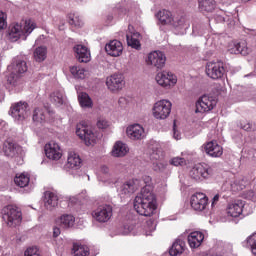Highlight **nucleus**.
<instances>
[{
    "instance_id": "1",
    "label": "nucleus",
    "mask_w": 256,
    "mask_h": 256,
    "mask_svg": "<svg viewBox=\"0 0 256 256\" xmlns=\"http://www.w3.org/2000/svg\"><path fill=\"white\" fill-rule=\"evenodd\" d=\"M143 181L146 184L139 194L134 199V209L139 215L144 217H151L157 209V198L153 193V186H151V177L144 176Z\"/></svg>"
},
{
    "instance_id": "2",
    "label": "nucleus",
    "mask_w": 256,
    "mask_h": 256,
    "mask_svg": "<svg viewBox=\"0 0 256 256\" xmlns=\"http://www.w3.org/2000/svg\"><path fill=\"white\" fill-rule=\"evenodd\" d=\"M35 29V22L32 20H25L23 22L11 24L8 29V39L12 41V43H15V41H19L21 37L23 39H27V36L30 35V33H33V30Z\"/></svg>"
},
{
    "instance_id": "3",
    "label": "nucleus",
    "mask_w": 256,
    "mask_h": 256,
    "mask_svg": "<svg viewBox=\"0 0 256 256\" xmlns=\"http://www.w3.org/2000/svg\"><path fill=\"white\" fill-rule=\"evenodd\" d=\"M2 219L8 227H19L23 221V214L17 206L8 205L2 209Z\"/></svg>"
},
{
    "instance_id": "4",
    "label": "nucleus",
    "mask_w": 256,
    "mask_h": 256,
    "mask_svg": "<svg viewBox=\"0 0 256 256\" xmlns=\"http://www.w3.org/2000/svg\"><path fill=\"white\" fill-rule=\"evenodd\" d=\"M173 104L167 99L159 100L152 107V115L158 121H164L171 115Z\"/></svg>"
},
{
    "instance_id": "5",
    "label": "nucleus",
    "mask_w": 256,
    "mask_h": 256,
    "mask_svg": "<svg viewBox=\"0 0 256 256\" xmlns=\"http://www.w3.org/2000/svg\"><path fill=\"white\" fill-rule=\"evenodd\" d=\"M27 62L25 60H16L8 67V70L11 71L8 76V82L10 85H17V81L19 77L23 75V73H27Z\"/></svg>"
},
{
    "instance_id": "6",
    "label": "nucleus",
    "mask_w": 256,
    "mask_h": 256,
    "mask_svg": "<svg viewBox=\"0 0 256 256\" xmlns=\"http://www.w3.org/2000/svg\"><path fill=\"white\" fill-rule=\"evenodd\" d=\"M213 173H215V170L213 167L209 166V164H196L190 170V177L194 179V181H203V179L213 177Z\"/></svg>"
},
{
    "instance_id": "7",
    "label": "nucleus",
    "mask_w": 256,
    "mask_h": 256,
    "mask_svg": "<svg viewBox=\"0 0 256 256\" xmlns=\"http://www.w3.org/2000/svg\"><path fill=\"white\" fill-rule=\"evenodd\" d=\"M10 115L15 121H25L29 117V104L23 101L14 103L10 108Z\"/></svg>"
},
{
    "instance_id": "8",
    "label": "nucleus",
    "mask_w": 256,
    "mask_h": 256,
    "mask_svg": "<svg viewBox=\"0 0 256 256\" xmlns=\"http://www.w3.org/2000/svg\"><path fill=\"white\" fill-rule=\"evenodd\" d=\"M217 107V99L213 96L203 95L196 102L195 113H209Z\"/></svg>"
},
{
    "instance_id": "9",
    "label": "nucleus",
    "mask_w": 256,
    "mask_h": 256,
    "mask_svg": "<svg viewBox=\"0 0 256 256\" xmlns=\"http://www.w3.org/2000/svg\"><path fill=\"white\" fill-rule=\"evenodd\" d=\"M92 217L98 223H107L113 217V207L111 205H100L93 212Z\"/></svg>"
},
{
    "instance_id": "10",
    "label": "nucleus",
    "mask_w": 256,
    "mask_h": 256,
    "mask_svg": "<svg viewBox=\"0 0 256 256\" xmlns=\"http://www.w3.org/2000/svg\"><path fill=\"white\" fill-rule=\"evenodd\" d=\"M155 79L158 85L164 89H171V87L177 85V76L168 71L159 72Z\"/></svg>"
},
{
    "instance_id": "11",
    "label": "nucleus",
    "mask_w": 256,
    "mask_h": 256,
    "mask_svg": "<svg viewBox=\"0 0 256 256\" xmlns=\"http://www.w3.org/2000/svg\"><path fill=\"white\" fill-rule=\"evenodd\" d=\"M206 75H208L210 79H221V77L225 75V67L223 66V62L221 61L207 62Z\"/></svg>"
},
{
    "instance_id": "12",
    "label": "nucleus",
    "mask_w": 256,
    "mask_h": 256,
    "mask_svg": "<svg viewBox=\"0 0 256 256\" xmlns=\"http://www.w3.org/2000/svg\"><path fill=\"white\" fill-rule=\"evenodd\" d=\"M76 135L84 141L85 145H95L97 143V136L87 126L78 125L76 128Z\"/></svg>"
},
{
    "instance_id": "13",
    "label": "nucleus",
    "mask_w": 256,
    "mask_h": 256,
    "mask_svg": "<svg viewBox=\"0 0 256 256\" xmlns=\"http://www.w3.org/2000/svg\"><path fill=\"white\" fill-rule=\"evenodd\" d=\"M140 187V182L137 179H130L125 181L119 188L118 193L121 197H130Z\"/></svg>"
},
{
    "instance_id": "14",
    "label": "nucleus",
    "mask_w": 256,
    "mask_h": 256,
    "mask_svg": "<svg viewBox=\"0 0 256 256\" xmlns=\"http://www.w3.org/2000/svg\"><path fill=\"white\" fill-rule=\"evenodd\" d=\"M167 61V57L161 51H154L148 55L146 59L147 65H151L152 67H156V69H163L165 67V62Z\"/></svg>"
},
{
    "instance_id": "15",
    "label": "nucleus",
    "mask_w": 256,
    "mask_h": 256,
    "mask_svg": "<svg viewBox=\"0 0 256 256\" xmlns=\"http://www.w3.org/2000/svg\"><path fill=\"white\" fill-rule=\"evenodd\" d=\"M126 135L131 139L132 141H141L147 137V134L145 133V128L141 126L140 124H133L127 127L126 129Z\"/></svg>"
},
{
    "instance_id": "16",
    "label": "nucleus",
    "mask_w": 256,
    "mask_h": 256,
    "mask_svg": "<svg viewBox=\"0 0 256 256\" xmlns=\"http://www.w3.org/2000/svg\"><path fill=\"white\" fill-rule=\"evenodd\" d=\"M44 151L46 157L52 161H59V159L63 156L61 146H59V144L54 141L47 143L45 145Z\"/></svg>"
},
{
    "instance_id": "17",
    "label": "nucleus",
    "mask_w": 256,
    "mask_h": 256,
    "mask_svg": "<svg viewBox=\"0 0 256 256\" xmlns=\"http://www.w3.org/2000/svg\"><path fill=\"white\" fill-rule=\"evenodd\" d=\"M207 196L204 193H196L191 197V207L194 211H205L208 205Z\"/></svg>"
},
{
    "instance_id": "18",
    "label": "nucleus",
    "mask_w": 256,
    "mask_h": 256,
    "mask_svg": "<svg viewBox=\"0 0 256 256\" xmlns=\"http://www.w3.org/2000/svg\"><path fill=\"white\" fill-rule=\"evenodd\" d=\"M106 85L110 91H121L125 87V80L121 74H113L106 80Z\"/></svg>"
},
{
    "instance_id": "19",
    "label": "nucleus",
    "mask_w": 256,
    "mask_h": 256,
    "mask_svg": "<svg viewBox=\"0 0 256 256\" xmlns=\"http://www.w3.org/2000/svg\"><path fill=\"white\" fill-rule=\"evenodd\" d=\"M105 51L110 57H121L123 55V43L119 40H111L106 44Z\"/></svg>"
},
{
    "instance_id": "20",
    "label": "nucleus",
    "mask_w": 256,
    "mask_h": 256,
    "mask_svg": "<svg viewBox=\"0 0 256 256\" xmlns=\"http://www.w3.org/2000/svg\"><path fill=\"white\" fill-rule=\"evenodd\" d=\"M74 53H76V59L79 63H89L91 61V52L89 49L81 44L74 46Z\"/></svg>"
},
{
    "instance_id": "21",
    "label": "nucleus",
    "mask_w": 256,
    "mask_h": 256,
    "mask_svg": "<svg viewBox=\"0 0 256 256\" xmlns=\"http://www.w3.org/2000/svg\"><path fill=\"white\" fill-rule=\"evenodd\" d=\"M204 151L210 157H221L223 155V147L213 140L204 145Z\"/></svg>"
},
{
    "instance_id": "22",
    "label": "nucleus",
    "mask_w": 256,
    "mask_h": 256,
    "mask_svg": "<svg viewBox=\"0 0 256 256\" xmlns=\"http://www.w3.org/2000/svg\"><path fill=\"white\" fill-rule=\"evenodd\" d=\"M243 207H245V203L242 200H237L227 207V214L230 217H240L243 214Z\"/></svg>"
},
{
    "instance_id": "23",
    "label": "nucleus",
    "mask_w": 256,
    "mask_h": 256,
    "mask_svg": "<svg viewBox=\"0 0 256 256\" xmlns=\"http://www.w3.org/2000/svg\"><path fill=\"white\" fill-rule=\"evenodd\" d=\"M72 255H74V256H96V255H99V249H96L95 252L93 253V252H91V250H89V247L74 243L73 247H72Z\"/></svg>"
},
{
    "instance_id": "24",
    "label": "nucleus",
    "mask_w": 256,
    "mask_h": 256,
    "mask_svg": "<svg viewBox=\"0 0 256 256\" xmlns=\"http://www.w3.org/2000/svg\"><path fill=\"white\" fill-rule=\"evenodd\" d=\"M229 52L232 55H249V47H247V42H234L233 45L230 46Z\"/></svg>"
},
{
    "instance_id": "25",
    "label": "nucleus",
    "mask_w": 256,
    "mask_h": 256,
    "mask_svg": "<svg viewBox=\"0 0 256 256\" xmlns=\"http://www.w3.org/2000/svg\"><path fill=\"white\" fill-rule=\"evenodd\" d=\"M59 203V198L55 195V193L51 191H46L44 193V205L48 211H53L55 207H57Z\"/></svg>"
},
{
    "instance_id": "26",
    "label": "nucleus",
    "mask_w": 256,
    "mask_h": 256,
    "mask_svg": "<svg viewBox=\"0 0 256 256\" xmlns=\"http://www.w3.org/2000/svg\"><path fill=\"white\" fill-rule=\"evenodd\" d=\"M203 239H205V235L202 232H192L188 236V243L192 249H197V247H201Z\"/></svg>"
},
{
    "instance_id": "27",
    "label": "nucleus",
    "mask_w": 256,
    "mask_h": 256,
    "mask_svg": "<svg viewBox=\"0 0 256 256\" xmlns=\"http://www.w3.org/2000/svg\"><path fill=\"white\" fill-rule=\"evenodd\" d=\"M127 153H129V146L121 141H117L111 151L112 157H125Z\"/></svg>"
},
{
    "instance_id": "28",
    "label": "nucleus",
    "mask_w": 256,
    "mask_h": 256,
    "mask_svg": "<svg viewBox=\"0 0 256 256\" xmlns=\"http://www.w3.org/2000/svg\"><path fill=\"white\" fill-rule=\"evenodd\" d=\"M100 181L103 183H107V185H115L117 183V178L113 177V174H111L109 167L102 166L100 168Z\"/></svg>"
},
{
    "instance_id": "29",
    "label": "nucleus",
    "mask_w": 256,
    "mask_h": 256,
    "mask_svg": "<svg viewBox=\"0 0 256 256\" xmlns=\"http://www.w3.org/2000/svg\"><path fill=\"white\" fill-rule=\"evenodd\" d=\"M81 157L73 151L68 153V159L66 167L68 169H81Z\"/></svg>"
},
{
    "instance_id": "30",
    "label": "nucleus",
    "mask_w": 256,
    "mask_h": 256,
    "mask_svg": "<svg viewBox=\"0 0 256 256\" xmlns=\"http://www.w3.org/2000/svg\"><path fill=\"white\" fill-rule=\"evenodd\" d=\"M215 7V0H198V10L200 13H213Z\"/></svg>"
},
{
    "instance_id": "31",
    "label": "nucleus",
    "mask_w": 256,
    "mask_h": 256,
    "mask_svg": "<svg viewBox=\"0 0 256 256\" xmlns=\"http://www.w3.org/2000/svg\"><path fill=\"white\" fill-rule=\"evenodd\" d=\"M156 17L161 25H171V23H173V14L169 10H160L156 14Z\"/></svg>"
},
{
    "instance_id": "32",
    "label": "nucleus",
    "mask_w": 256,
    "mask_h": 256,
    "mask_svg": "<svg viewBox=\"0 0 256 256\" xmlns=\"http://www.w3.org/2000/svg\"><path fill=\"white\" fill-rule=\"evenodd\" d=\"M3 151L6 157H15L19 151V146L11 141H5Z\"/></svg>"
},
{
    "instance_id": "33",
    "label": "nucleus",
    "mask_w": 256,
    "mask_h": 256,
    "mask_svg": "<svg viewBox=\"0 0 256 256\" xmlns=\"http://www.w3.org/2000/svg\"><path fill=\"white\" fill-rule=\"evenodd\" d=\"M78 101L83 109H93V100L91 99L89 94L81 92L78 95Z\"/></svg>"
},
{
    "instance_id": "34",
    "label": "nucleus",
    "mask_w": 256,
    "mask_h": 256,
    "mask_svg": "<svg viewBox=\"0 0 256 256\" xmlns=\"http://www.w3.org/2000/svg\"><path fill=\"white\" fill-rule=\"evenodd\" d=\"M185 251V241L183 240H176L172 247L169 250L171 256H177L183 254Z\"/></svg>"
},
{
    "instance_id": "35",
    "label": "nucleus",
    "mask_w": 256,
    "mask_h": 256,
    "mask_svg": "<svg viewBox=\"0 0 256 256\" xmlns=\"http://www.w3.org/2000/svg\"><path fill=\"white\" fill-rule=\"evenodd\" d=\"M31 181V178L29 176V174L27 173H20V174H16L15 178H14V183L15 185H17V187H27V185H29Z\"/></svg>"
},
{
    "instance_id": "36",
    "label": "nucleus",
    "mask_w": 256,
    "mask_h": 256,
    "mask_svg": "<svg viewBox=\"0 0 256 256\" xmlns=\"http://www.w3.org/2000/svg\"><path fill=\"white\" fill-rule=\"evenodd\" d=\"M237 127L243 131H246V133H255L256 131V123L249 120H240L237 123Z\"/></svg>"
},
{
    "instance_id": "37",
    "label": "nucleus",
    "mask_w": 256,
    "mask_h": 256,
    "mask_svg": "<svg viewBox=\"0 0 256 256\" xmlns=\"http://www.w3.org/2000/svg\"><path fill=\"white\" fill-rule=\"evenodd\" d=\"M60 225L64 229H69L75 225V217L71 214H64L60 217Z\"/></svg>"
},
{
    "instance_id": "38",
    "label": "nucleus",
    "mask_w": 256,
    "mask_h": 256,
    "mask_svg": "<svg viewBox=\"0 0 256 256\" xmlns=\"http://www.w3.org/2000/svg\"><path fill=\"white\" fill-rule=\"evenodd\" d=\"M34 59L38 63H43V61L47 59V47L45 46L37 47L34 51Z\"/></svg>"
},
{
    "instance_id": "39",
    "label": "nucleus",
    "mask_w": 256,
    "mask_h": 256,
    "mask_svg": "<svg viewBox=\"0 0 256 256\" xmlns=\"http://www.w3.org/2000/svg\"><path fill=\"white\" fill-rule=\"evenodd\" d=\"M139 33H134L133 35H126V40L129 45V47H132V49H141V42H139Z\"/></svg>"
},
{
    "instance_id": "40",
    "label": "nucleus",
    "mask_w": 256,
    "mask_h": 256,
    "mask_svg": "<svg viewBox=\"0 0 256 256\" xmlns=\"http://www.w3.org/2000/svg\"><path fill=\"white\" fill-rule=\"evenodd\" d=\"M50 99L52 103L57 105V107H61V105L65 103V94L61 91H56L50 95Z\"/></svg>"
},
{
    "instance_id": "41",
    "label": "nucleus",
    "mask_w": 256,
    "mask_h": 256,
    "mask_svg": "<svg viewBox=\"0 0 256 256\" xmlns=\"http://www.w3.org/2000/svg\"><path fill=\"white\" fill-rule=\"evenodd\" d=\"M33 121L36 123H43L47 119V114L44 109L36 108L32 116Z\"/></svg>"
},
{
    "instance_id": "42",
    "label": "nucleus",
    "mask_w": 256,
    "mask_h": 256,
    "mask_svg": "<svg viewBox=\"0 0 256 256\" xmlns=\"http://www.w3.org/2000/svg\"><path fill=\"white\" fill-rule=\"evenodd\" d=\"M70 73L75 77V79H85V68H82L81 66H72L70 67Z\"/></svg>"
},
{
    "instance_id": "43",
    "label": "nucleus",
    "mask_w": 256,
    "mask_h": 256,
    "mask_svg": "<svg viewBox=\"0 0 256 256\" xmlns=\"http://www.w3.org/2000/svg\"><path fill=\"white\" fill-rule=\"evenodd\" d=\"M69 23L70 25H75V27H83V19L77 13H73L69 15Z\"/></svg>"
},
{
    "instance_id": "44",
    "label": "nucleus",
    "mask_w": 256,
    "mask_h": 256,
    "mask_svg": "<svg viewBox=\"0 0 256 256\" xmlns=\"http://www.w3.org/2000/svg\"><path fill=\"white\" fill-rule=\"evenodd\" d=\"M153 170L156 171L157 173H165V171H167V163L154 162Z\"/></svg>"
},
{
    "instance_id": "45",
    "label": "nucleus",
    "mask_w": 256,
    "mask_h": 256,
    "mask_svg": "<svg viewBox=\"0 0 256 256\" xmlns=\"http://www.w3.org/2000/svg\"><path fill=\"white\" fill-rule=\"evenodd\" d=\"M24 256H41V253L39 252V248H37V246H32L25 250Z\"/></svg>"
},
{
    "instance_id": "46",
    "label": "nucleus",
    "mask_w": 256,
    "mask_h": 256,
    "mask_svg": "<svg viewBox=\"0 0 256 256\" xmlns=\"http://www.w3.org/2000/svg\"><path fill=\"white\" fill-rule=\"evenodd\" d=\"M7 29V14L5 12L0 11V30Z\"/></svg>"
},
{
    "instance_id": "47",
    "label": "nucleus",
    "mask_w": 256,
    "mask_h": 256,
    "mask_svg": "<svg viewBox=\"0 0 256 256\" xmlns=\"http://www.w3.org/2000/svg\"><path fill=\"white\" fill-rule=\"evenodd\" d=\"M172 27L181 28L185 25V18L184 17H178L173 18V21L171 23Z\"/></svg>"
},
{
    "instance_id": "48",
    "label": "nucleus",
    "mask_w": 256,
    "mask_h": 256,
    "mask_svg": "<svg viewBox=\"0 0 256 256\" xmlns=\"http://www.w3.org/2000/svg\"><path fill=\"white\" fill-rule=\"evenodd\" d=\"M171 165H174L175 167H179L185 165V158H181V157H175L172 158L170 161Z\"/></svg>"
},
{
    "instance_id": "49",
    "label": "nucleus",
    "mask_w": 256,
    "mask_h": 256,
    "mask_svg": "<svg viewBox=\"0 0 256 256\" xmlns=\"http://www.w3.org/2000/svg\"><path fill=\"white\" fill-rule=\"evenodd\" d=\"M97 127L98 129H107V127H109V121L105 118H99L97 121Z\"/></svg>"
},
{
    "instance_id": "50",
    "label": "nucleus",
    "mask_w": 256,
    "mask_h": 256,
    "mask_svg": "<svg viewBox=\"0 0 256 256\" xmlns=\"http://www.w3.org/2000/svg\"><path fill=\"white\" fill-rule=\"evenodd\" d=\"M135 229V226H133V224H125L123 226V235H129V233H131V231H133Z\"/></svg>"
},
{
    "instance_id": "51",
    "label": "nucleus",
    "mask_w": 256,
    "mask_h": 256,
    "mask_svg": "<svg viewBox=\"0 0 256 256\" xmlns=\"http://www.w3.org/2000/svg\"><path fill=\"white\" fill-rule=\"evenodd\" d=\"M128 103H129V101L125 97H120L118 100V105H119V107H121V109H125V107H127Z\"/></svg>"
},
{
    "instance_id": "52",
    "label": "nucleus",
    "mask_w": 256,
    "mask_h": 256,
    "mask_svg": "<svg viewBox=\"0 0 256 256\" xmlns=\"http://www.w3.org/2000/svg\"><path fill=\"white\" fill-rule=\"evenodd\" d=\"M173 137H174V139H176V141H179V139H181V133H179V131H177V128H175V124H174V128H173Z\"/></svg>"
},
{
    "instance_id": "53",
    "label": "nucleus",
    "mask_w": 256,
    "mask_h": 256,
    "mask_svg": "<svg viewBox=\"0 0 256 256\" xmlns=\"http://www.w3.org/2000/svg\"><path fill=\"white\" fill-rule=\"evenodd\" d=\"M219 194H216L212 199V207L216 205V203L219 201Z\"/></svg>"
},
{
    "instance_id": "54",
    "label": "nucleus",
    "mask_w": 256,
    "mask_h": 256,
    "mask_svg": "<svg viewBox=\"0 0 256 256\" xmlns=\"http://www.w3.org/2000/svg\"><path fill=\"white\" fill-rule=\"evenodd\" d=\"M61 235V230L59 228H54L53 229V236L54 237H59Z\"/></svg>"
},
{
    "instance_id": "55",
    "label": "nucleus",
    "mask_w": 256,
    "mask_h": 256,
    "mask_svg": "<svg viewBox=\"0 0 256 256\" xmlns=\"http://www.w3.org/2000/svg\"><path fill=\"white\" fill-rule=\"evenodd\" d=\"M75 203H77V198L70 197L68 200V205H75Z\"/></svg>"
},
{
    "instance_id": "56",
    "label": "nucleus",
    "mask_w": 256,
    "mask_h": 256,
    "mask_svg": "<svg viewBox=\"0 0 256 256\" xmlns=\"http://www.w3.org/2000/svg\"><path fill=\"white\" fill-rule=\"evenodd\" d=\"M238 190H242L243 189V186H240L239 188H237Z\"/></svg>"
},
{
    "instance_id": "57",
    "label": "nucleus",
    "mask_w": 256,
    "mask_h": 256,
    "mask_svg": "<svg viewBox=\"0 0 256 256\" xmlns=\"http://www.w3.org/2000/svg\"><path fill=\"white\" fill-rule=\"evenodd\" d=\"M244 1H249V0H244Z\"/></svg>"
}]
</instances>
